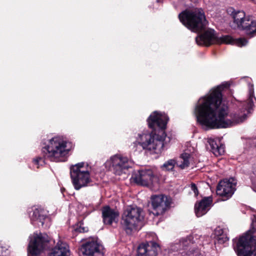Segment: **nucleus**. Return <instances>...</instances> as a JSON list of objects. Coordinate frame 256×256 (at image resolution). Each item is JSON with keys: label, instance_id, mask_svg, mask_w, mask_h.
<instances>
[{"label": "nucleus", "instance_id": "obj_1", "mask_svg": "<svg viewBox=\"0 0 256 256\" xmlns=\"http://www.w3.org/2000/svg\"><path fill=\"white\" fill-rule=\"evenodd\" d=\"M230 85L229 82H222L195 103L193 114L203 128H227L242 122L251 112L256 99L253 85L249 84L248 100L239 102L236 108L228 114V107L222 102V91Z\"/></svg>", "mask_w": 256, "mask_h": 256}, {"label": "nucleus", "instance_id": "obj_2", "mask_svg": "<svg viewBox=\"0 0 256 256\" xmlns=\"http://www.w3.org/2000/svg\"><path fill=\"white\" fill-rule=\"evenodd\" d=\"M178 17L180 22L188 29L194 32H201L196 38L198 45L208 46L213 43H218L242 47L248 44V40L244 38L234 39L228 35L217 36L214 30L207 28L208 22L202 10H185L180 14Z\"/></svg>", "mask_w": 256, "mask_h": 256}, {"label": "nucleus", "instance_id": "obj_3", "mask_svg": "<svg viewBox=\"0 0 256 256\" xmlns=\"http://www.w3.org/2000/svg\"><path fill=\"white\" fill-rule=\"evenodd\" d=\"M168 120V116L163 112H153L147 118L150 128L154 131H160V134H152L144 131L135 136V140L132 144V149L138 152L145 150L151 154L162 152L166 138L164 132Z\"/></svg>", "mask_w": 256, "mask_h": 256}, {"label": "nucleus", "instance_id": "obj_4", "mask_svg": "<svg viewBox=\"0 0 256 256\" xmlns=\"http://www.w3.org/2000/svg\"><path fill=\"white\" fill-rule=\"evenodd\" d=\"M73 144L66 138L56 136L48 140L42 148L44 158L54 162H64L69 152L72 149Z\"/></svg>", "mask_w": 256, "mask_h": 256}, {"label": "nucleus", "instance_id": "obj_5", "mask_svg": "<svg viewBox=\"0 0 256 256\" xmlns=\"http://www.w3.org/2000/svg\"><path fill=\"white\" fill-rule=\"evenodd\" d=\"M233 247L238 256H256V236L248 232L233 240Z\"/></svg>", "mask_w": 256, "mask_h": 256}, {"label": "nucleus", "instance_id": "obj_6", "mask_svg": "<svg viewBox=\"0 0 256 256\" xmlns=\"http://www.w3.org/2000/svg\"><path fill=\"white\" fill-rule=\"evenodd\" d=\"M144 220L142 210L136 206H129L124 210L122 218V224L128 234L140 228Z\"/></svg>", "mask_w": 256, "mask_h": 256}, {"label": "nucleus", "instance_id": "obj_7", "mask_svg": "<svg viewBox=\"0 0 256 256\" xmlns=\"http://www.w3.org/2000/svg\"><path fill=\"white\" fill-rule=\"evenodd\" d=\"M28 254L31 256H38L46 250L51 248L54 241L46 234L34 233L30 237Z\"/></svg>", "mask_w": 256, "mask_h": 256}, {"label": "nucleus", "instance_id": "obj_8", "mask_svg": "<svg viewBox=\"0 0 256 256\" xmlns=\"http://www.w3.org/2000/svg\"><path fill=\"white\" fill-rule=\"evenodd\" d=\"M84 162H80L70 167V177L74 188L79 190L88 186L91 182L90 169L84 166Z\"/></svg>", "mask_w": 256, "mask_h": 256}, {"label": "nucleus", "instance_id": "obj_9", "mask_svg": "<svg viewBox=\"0 0 256 256\" xmlns=\"http://www.w3.org/2000/svg\"><path fill=\"white\" fill-rule=\"evenodd\" d=\"M234 22L238 28L244 30L246 35L252 37L256 35V20L246 16L242 10H232L231 13Z\"/></svg>", "mask_w": 256, "mask_h": 256}, {"label": "nucleus", "instance_id": "obj_10", "mask_svg": "<svg viewBox=\"0 0 256 256\" xmlns=\"http://www.w3.org/2000/svg\"><path fill=\"white\" fill-rule=\"evenodd\" d=\"M132 160L128 157L120 154L112 156L106 162V168H108L115 174H126L131 166Z\"/></svg>", "mask_w": 256, "mask_h": 256}, {"label": "nucleus", "instance_id": "obj_11", "mask_svg": "<svg viewBox=\"0 0 256 256\" xmlns=\"http://www.w3.org/2000/svg\"><path fill=\"white\" fill-rule=\"evenodd\" d=\"M131 180L138 185L150 188L158 181V178L150 169H142L135 171L132 174Z\"/></svg>", "mask_w": 256, "mask_h": 256}, {"label": "nucleus", "instance_id": "obj_12", "mask_svg": "<svg viewBox=\"0 0 256 256\" xmlns=\"http://www.w3.org/2000/svg\"><path fill=\"white\" fill-rule=\"evenodd\" d=\"M28 213L33 224L44 228L49 226L50 218L48 216V212L44 209L34 206L28 208Z\"/></svg>", "mask_w": 256, "mask_h": 256}, {"label": "nucleus", "instance_id": "obj_13", "mask_svg": "<svg viewBox=\"0 0 256 256\" xmlns=\"http://www.w3.org/2000/svg\"><path fill=\"white\" fill-rule=\"evenodd\" d=\"M81 252L86 256H104V248L97 238L88 239L80 248Z\"/></svg>", "mask_w": 256, "mask_h": 256}, {"label": "nucleus", "instance_id": "obj_14", "mask_svg": "<svg viewBox=\"0 0 256 256\" xmlns=\"http://www.w3.org/2000/svg\"><path fill=\"white\" fill-rule=\"evenodd\" d=\"M236 180L233 178L220 181L216 188L217 194L224 198V200L229 198L236 190Z\"/></svg>", "mask_w": 256, "mask_h": 256}, {"label": "nucleus", "instance_id": "obj_15", "mask_svg": "<svg viewBox=\"0 0 256 256\" xmlns=\"http://www.w3.org/2000/svg\"><path fill=\"white\" fill-rule=\"evenodd\" d=\"M151 201L152 208L156 211L154 214L156 215L164 212L170 204V199L162 194L152 196Z\"/></svg>", "mask_w": 256, "mask_h": 256}, {"label": "nucleus", "instance_id": "obj_16", "mask_svg": "<svg viewBox=\"0 0 256 256\" xmlns=\"http://www.w3.org/2000/svg\"><path fill=\"white\" fill-rule=\"evenodd\" d=\"M158 250V245L154 242L142 244L138 247L136 256H156Z\"/></svg>", "mask_w": 256, "mask_h": 256}, {"label": "nucleus", "instance_id": "obj_17", "mask_svg": "<svg viewBox=\"0 0 256 256\" xmlns=\"http://www.w3.org/2000/svg\"><path fill=\"white\" fill-rule=\"evenodd\" d=\"M212 198L210 196L204 198L195 204L194 210L196 216L200 217L205 214L212 206Z\"/></svg>", "mask_w": 256, "mask_h": 256}, {"label": "nucleus", "instance_id": "obj_18", "mask_svg": "<svg viewBox=\"0 0 256 256\" xmlns=\"http://www.w3.org/2000/svg\"><path fill=\"white\" fill-rule=\"evenodd\" d=\"M103 222L106 224H112V222H116L118 220L119 214L118 211L106 206L102 209Z\"/></svg>", "mask_w": 256, "mask_h": 256}, {"label": "nucleus", "instance_id": "obj_19", "mask_svg": "<svg viewBox=\"0 0 256 256\" xmlns=\"http://www.w3.org/2000/svg\"><path fill=\"white\" fill-rule=\"evenodd\" d=\"M70 250L66 243L58 241L52 249V252L48 254V256H69Z\"/></svg>", "mask_w": 256, "mask_h": 256}, {"label": "nucleus", "instance_id": "obj_20", "mask_svg": "<svg viewBox=\"0 0 256 256\" xmlns=\"http://www.w3.org/2000/svg\"><path fill=\"white\" fill-rule=\"evenodd\" d=\"M208 142L209 144L212 152L216 156L222 155L224 152V146L220 143L218 138H208Z\"/></svg>", "mask_w": 256, "mask_h": 256}, {"label": "nucleus", "instance_id": "obj_21", "mask_svg": "<svg viewBox=\"0 0 256 256\" xmlns=\"http://www.w3.org/2000/svg\"><path fill=\"white\" fill-rule=\"evenodd\" d=\"M192 162V158L190 153L186 150L181 154L176 162L177 166L181 169H184L189 166Z\"/></svg>", "mask_w": 256, "mask_h": 256}, {"label": "nucleus", "instance_id": "obj_22", "mask_svg": "<svg viewBox=\"0 0 256 256\" xmlns=\"http://www.w3.org/2000/svg\"><path fill=\"white\" fill-rule=\"evenodd\" d=\"M194 238L192 236H189L186 238H181L178 242L174 244L171 249L173 250H178L180 249L186 248V247L189 246L191 244H193L192 239Z\"/></svg>", "mask_w": 256, "mask_h": 256}, {"label": "nucleus", "instance_id": "obj_23", "mask_svg": "<svg viewBox=\"0 0 256 256\" xmlns=\"http://www.w3.org/2000/svg\"><path fill=\"white\" fill-rule=\"evenodd\" d=\"M224 232V230L220 226L216 227L214 230V234L217 236L218 243H224L228 240V239Z\"/></svg>", "mask_w": 256, "mask_h": 256}, {"label": "nucleus", "instance_id": "obj_24", "mask_svg": "<svg viewBox=\"0 0 256 256\" xmlns=\"http://www.w3.org/2000/svg\"><path fill=\"white\" fill-rule=\"evenodd\" d=\"M176 164V160L173 159H170L164 164L162 168L166 170H173Z\"/></svg>", "mask_w": 256, "mask_h": 256}, {"label": "nucleus", "instance_id": "obj_25", "mask_svg": "<svg viewBox=\"0 0 256 256\" xmlns=\"http://www.w3.org/2000/svg\"><path fill=\"white\" fill-rule=\"evenodd\" d=\"M34 164L36 166V168H38L40 166L44 164V158L41 157H37L33 160Z\"/></svg>", "mask_w": 256, "mask_h": 256}, {"label": "nucleus", "instance_id": "obj_26", "mask_svg": "<svg viewBox=\"0 0 256 256\" xmlns=\"http://www.w3.org/2000/svg\"><path fill=\"white\" fill-rule=\"evenodd\" d=\"M209 240L210 238L208 237L205 238L204 236H200L197 240L196 244L199 246L204 245L206 244H208Z\"/></svg>", "mask_w": 256, "mask_h": 256}, {"label": "nucleus", "instance_id": "obj_27", "mask_svg": "<svg viewBox=\"0 0 256 256\" xmlns=\"http://www.w3.org/2000/svg\"><path fill=\"white\" fill-rule=\"evenodd\" d=\"M76 232H84L88 230L87 228L81 224H78L74 228Z\"/></svg>", "mask_w": 256, "mask_h": 256}, {"label": "nucleus", "instance_id": "obj_28", "mask_svg": "<svg viewBox=\"0 0 256 256\" xmlns=\"http://www.w3.org/2000/svg\"><path fill=\"white\" fill-rule=\"evenodd\" d=\"M253 172L254 174L256 175V164H254L253 166ZM252 188L253 190L256 192V180H252Z\"/></svg>", "mask_w": 256, "mask_h": 256}, {"label": "nucleus", "instance_id": "obj_29", "mask_svg": "<svg viewBox=\"0 0 256 256\" xmlns=\"http://www.w3.org/2000/svg\"><path fill=\"white\" fill-rule=\"evenodd\" d=\"M191 190L194 194L195 196H196L198 194V192L196 185L194 184H192L190 186Z\"/></svg>", "mask_w": 256, "mask_h": 256}, {"label": "nucleus", "instance_id": "obj_30", "mask_svg": "<svg viewBox=\"0 0 256 256\" xmlns=\"http://www.w3.org/2000/svg\"><path fill=\"white\" fill-rule=\"evenodd\" d=\"M6 250V248L4 246L0 244V256H4Z\"/></svg>", "mask_w": 256, "mask_h": 256}, {"label": "nucleus", "instance_id": "obj_31", "mask_svg": "<svg viewBox=\"0 0 256 256\" xmlns=\"http://www.w3.org/2000/svg\"><path fill=\"white\" fill-rule=\"evenodd\" d=\"M252 226L254 228V230H256V219L252 220Z\"/></svg>", "mask_w": 256, "mask_h": 256}, {"label": "nucleus", "instance_id": "obj_32", "mask_svg": "<svg viewBox=\"0 0 256 256\" xmlns=\"http://www.w3.org/2000/svg\"><path fill=\"white\" fill-rule=\"evenodd\" d=\"M256 147V145H255Z\"/></svg>", "mask_w": 256, "mask_h": 256}, {"label": "nucleus", "instance_id": "obj_33", "mask_svg": "<svg viewBox=\"0 0 256 256\" xmlns=\"http://www.w3.org/2000/svg\"><path fill=\"white\" fill-rule=\"evenodd\" d=\"M255 220H256V218Z\"/></svg>", "mask_w": 256, "mask_h": 256}]
</instances>
